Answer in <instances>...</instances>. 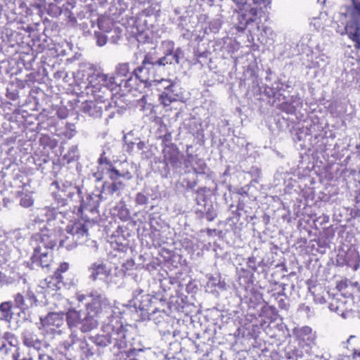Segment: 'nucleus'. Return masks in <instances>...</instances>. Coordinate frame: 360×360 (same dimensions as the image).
<instances>
[{
    "label": "nucleus",
    "mask_w": 360,
    "mask_h": 360,
    "mask_svg": "<svg viewBox=\"0 0 360 360\" xmlns=\"http://www.w3.org/2000/svg\"><path fill=\"white\" fill-rule=\"evenodd\" d=\"M109 173V177L112 181H119L118 178L122 176V173H120V171L116 169L115 167L110 169Z\"/></svg>",
    "instance_id": "603ef678"
},
{
    "label": "nucleus",
    "mask_w": 360,
    "mask_h": 360,
    "mask_svg": "<svg viewBox=\"0 0 360 360\" xmlns=\"http://www.w3.org/2000/svg\"><path fill=\"white\" fill-rule=\"evenodd\" d=\"M155 58L151 54H146L142 60L141 65L133 70L134 76L139 79V83L148 84L157 87L159 94V101L165 107L169 106L172 103L179 100L182 97V92L179 84L171 79H156L155 75L156 68L159 67L155 63Z\"/></svg>",
    "instance_id": "f257e3e1"
},
{
    "label": "nucleus",
    "mask_w": 360,
    "mask_h": 360,
    "mask_svg": "<svg viewBox=\"0 0 360 360\" xmlns=\"http://www.w3.org/2000/svg\"><path fill=\"white\" fill-rule=\"evenodd\" d=\"M69 269V264L67 262H63L60 264L58 268L55 271L54 273H58L59 276H62V273L66 272Z\"/></svg>",
    "instance_id": "4d7b16f0"
},
{
    "label": "nucleus",
    "mask_w": 360,
    "mask_h": 360,
    "mask_svg": "<svg viewBox=\"0 0 360 360\" xmlns=\"http://www.w3.org/2000/svg\"><path fill=\"white\" fill-rule=\"evenodd\" d=\"M88 230L86 224L82 220H77L66 226V231L69 236L60 241V246L71 250L77 245L82 244L88 239Z\"/></svg>",
    "instance_id": "f03ea898"
},
{
    "label": "nucleus",
    "mask_w": 360,
    "mask_h": 360,
    "mask_svg": "<svg viewBox=\"0 0 360 360\" xmlns=\"http://www.w3.org/2000/svg\"><path fill=\"white\" fill-rule=\"evenodd\" d=\"M90 296L92 298L91 307L96 310V313L110 309V302L103 293L92 291Z\"/></svg>",
    "instance_id": "a211bd4d"
},
{
    "label": "nucleus",
    "mask_w": 360,
    "mask_h": 360,
    "mask_svg": "<svg viewBox=\"0 0 360 360\" xmlns=\"http://www.w3.org/2000/svg\"><path fill=\"white\" fill-rule=\"evenodd\" d=\"M162 154L163 162L166 165H170L174 168L179 167L181 165L184 155L181 153L174 144L166 145L162 150Z\"/></svg>",
    "instance_id": "1a4fd4ad"
},
{
    "label": "nucleus",
    "mask_w": 360,
    "mask_h": 360,
    "mask_svg": "<svg viewBox=\"0 0 360 360\" xmlns=\"http://www.w3.org/2000/svg\"><path fill=\"white\" fill-rule=\"evenodd\" d=\"M122 81V88L124 91L131 92L133 90H137L142 83H139V79L136 76H134L133 72L126 79H121Z\"/></svg>",
    "instance_id": "bb28decb"
},
{
    "label": "nucleus",
    "mask_w": 360,
    "mask_h": 360,
    "mask_svg": "<svg viewBox=\"0 0 360 360\" xmlns=\"http://www.w3.org/2000/svg\"><path fill=\"white\" fill-rule=\"evenodd\" d=\"M141 289H136L133 292L134 304L141 311H146L148 314H155L160 312L156 307L153 306V302L149 295H143ZM164 311V310H162Z\"/></svg>",
    "instance_id": "6e6552de"
},
{
    "label": "nucleus",
    "mask_w": 360,
    "mask_h": 360,
    "mask_svg": "<svg viewBox=\"0 0 360 360\" xmlns=\"http://www.w3.org/2000/svg\"><path fill=\"white\" fill-rule=\"evenodd\" d=\"M34 252L32 256V262L41 266L42 268L49 269L53 262L52 250L42 249V247L33 248Z\"/></svg>",
    "instance_id": "f8f14e48"
},
{
    "label": "nucleus",
    "mask_w": 360,
    "mask_h": 360,
    "mask_svg": "<svg viewBox=\"0 0 360 360\" xmlns=\"http://www.w3.org/2000/svg\"><path fill=\"white\" fill-rule=\"evenodd\" d=\"M195 165L193 166V170L196 174H205L206 169V164L203 160L198 158L196 156Z\"/></svg>",
    "instance_id": "58836bf2"
},
{
    "label": "nucleus",
    "mask_w": 360,
    "mask_h": 360,
    "mask_svg": "<svg viewBox=\"0 0 360 360\" xmlns=\"http://www.w3.org/2000/svg\"><path fill=\"white\" fill-rule=\"evenodd\" d=\"M12 347L14 349L19 347L18 340L14 334L6 332L2 337H0V354H8L11 352Z\"/></svg>",
    "instance_id": "2eb2a0df"
},
{
    "label": "nucleus",
    "mask_w": 360,
    "mask_h": 360,
    "mask_svg": "<svg viewBox=\"0 0 360 360\" xmlns=\"http://www.w3.org/2000/svg\"><path fill=\"white\" fill-rule=\"evenodd\" d=\"M27 300L29 302L28 306L32 307L34 305H37V299L33 292H27Z\"/></svg>",
    "instance_id": "6e6d98bb"
},
{
    "label": "nucleus",
    "mask_w": 360,
    "mask_h": 360,
    "mask_svg": "<svg viewBox=\"0 0 360 360\" xmlns=\"http://www.w3.org/2000/svg\"><path fill=\"white\" fill-rule=\"evenodd\" d=\"M11 302H5L0 304V311L1 312L2 318L5 320H8L12 317L11 312Z\"/></svg>",
    "instance_id": "f704fd0d"
},
{
    "label": "nucleus",
    "mask_w": 360,
    "mask_h": 360,
    "mask_svg": "<svg viewBox=\"0 0 360 360\" xmlns=\"http://www.w3.org/2000/svg\"><path fill=\"white\" fill-rule=\"evenodd\" d=\"M329 309L331 311H333L338 315H340L343 318H346L349 311L345 310V305L343 302L338 300H334L329 304Z\"/></svg>",
    "instance_id": "473e14b6"
},
{
    "label": "nucleus",
    "mask_w": 360,
    "mask_h": 360,
    "mask_svg": "<svg viewBox=\"0 0 360 360\" xmlns=\"http://www.w3.org/2000/svg\"><path fill=\"white\" fill-rule=\"evenodd\" d=\"M57 187L58 192L66 195L72 201L77 202V199H80L82 194V188L70 181H61L57 183Z\"/></svg>",
    "instance_id": "9b49d317"
},
{
    "label": "nucleus",
    "mask_w": 360,
    "mask_h": 360,
    "mask_svg": "<svg viewBox=\"0 0 360 360\" xmlns=\"http://www.w3.org/2000/svg\"><path fill=\"white\" fill-rule=\"evenodd\" d=\"M341 35L347 34L350 39L356 43L355 47L360 48V23L354 20L347 22L341 30H338Z\"/></svg>",
    "instance_id": "4468645a"
},
{
    "label": "nucleus",
    "mask_w": 360,
    "mask_h": 360,
    "mask_svg": "<svg viewBox=\"0 0 360 360\" xmlns=\"http://www.w3.org/2000/svg\"><path fill=\"white\" fill-rule=\"evenodd\" d=\"M103 331L107 332L110 345H112L114 348L121 351L127 347V330L118 318H115L105 324L103 327Z\"/></svg>",
    "instance_id": "20e7f679"
},
{
    "label": "nucleus",
    "mask_w": 360,
    "mask_h": 360,
    "mask_svg": "<svg viewBox=\"0 0 360 360\" xmlns=\"http://www.w3.org/2000/svg\"><path fill=\"white\" fill-rule=\"evenodd\" d=\"M278 306L281 309H286L287 308V304L283 298H281L278 300Z\"/></svg>",
    "instance_id": "680f3d73"
},
{
    "label": "nucleus",
    "mask_w": 360,
    "mask_h": 360,
    "mask_svg": "<svg viewBox=\"0 0 360 360\" xmlns=\"http://www.w3.org/2000/svg\"><path fill=\"white\" fill-rule=\"evenodd\" d=\"M201 217H205L207 221H213L217 216V211L212 204H205V210L200 211Z\"/></svg>",
    "instance_id": "72a5a7b5"
},
{
    "label": "nucleus",
    "mask_w": 360,
    "mask_h": 360,
    "mask_svg": "<svg viewBox=\"0 0 360 360\" xmlns=\"http://www.w3.org/2000/svg\"><path fill=\"white\" fill-rule=\"evenodd\" d=\"M39 360H53V359L51 358L49 356L45 355V354H41L39 355Z\"/></svg>",
    "instance_id": "69168bd1"
},
{
    "label": "nucleus",
    "mask_w": 360,
    "mask_h": 360,
    "mask_svg": "<svg viewBox=\"0 0 360 360\" xmlns=\"http://www.w3.org/2000/svg\"><path fill=\"white\" fill-rule=\"evenodd\" d=\"M98 26L100 32L109 34L115 33L117 38L121 37L122 30L119 27H115L112 20L109 17L98 18Z\"/></svg>",
    "instance_id": "412c9836"
},
{
    "label": "nucleus",
    "mask_w": 360,
    "mask_h": 360,
    "mask_svg": "<svg viewBox=\"0 0 360 360\" xmlns=\"http://www.w3.org/2000/svg\"><path fill=\"white\" fill-rule=\"evenodd\" d=\"M54 198L60 206L63 207L68 205V200L69 198H67L66 195L60 193V192L56 193L54 195Z\"/></svg>",
    "instance_id": "49530a36"
},
{
    "label": "nucleus",
    "mask_w": 360,
    "mask_h": 360,
    "mask_svg": "<svg viewBox=\"0 0 360 360\" xmlns=\"http://www.w3.org/2000/svg\"><path fill=\"white\" fill-rule=\"evenodd\" d=\"M239 10L240 12L238 13V18L240 29H245L248 25L257 20L258 11L256 8L250 7V8L246 9L245 6H244L242 9Z\"/></svg>",
    "instance_id": "dca6fc26"
},
{
    "label": "nucleus",
    "mask_w": 360,
    "mask_h": 360,
    "mask_svg": "<svg viewBox=\"0 0 360 360\" xmlns=\"http://www.w3.org/2000/svg\"><path fill=\"white\" fill-rule=\"evenodd\" d=\"M304 346L302 348L289 347L285 351V356L288 359L298 360L304 356V352L309 354V349L306 348L304 351Z\"/></svg>",
    "instance_id": "cd10ccee"
},
{
    "label": "nucleus",
    "mask_w": 360,
    "mask_h": 360,
    "mask_svg": "<svg viewBox=\"0 0 360 360\" xmlns=\"http://www.w3.org/2000/svg\"><path fill=\"white\" fill-rule=\"evenodd\" d=\"M162 46L165 49V56L158 59H155L158 65L164 66L166 64H178L180 59L183 58L184 53L181 48L174 49V43L170 40H165L162 42Z\"/></svg>",
    "instance_id": "0eeeda50"
},
{
    "label": "nucleus",
    "mask_w": 360,
    "mask_h": 360,
    "mask_svg": "<svg viewBox=\"0 0 360 360\" xmlns=\"http://www.w3.org/2000/svg\"><path fill=\"white\" fill-rule=\"evenodd\" d=\"M41 215H44L46 217V220L49 221L53 218H55L56 215V210L55 208L50 207H45L41 210Z\"/></svg>",
    "instance_id": "37998d69"
},
{
    "label": "nucleus",
    "mask_w": 360,
    "mask_h": 360,
    "mask_svg": "<svg viewBox=\"0 0 360 360\" xmlns=\"http://www.w3.org/2000/svg\"><path fill=\"white\" fill-rule=\"evenodd\" d=\"M162 139H163V141H165V142L170 141L172 139L171 134L168 133V134H165L164 136L162 137Z\"/></svg>",
    "instance_id": "0e129e2a"
},
{
    "label": "nucleus",
    "mask_w": 360,
    "mask_h": 360,
    "mask_svg": "<svg viewBox=\"0 0 360 360\" xmlns=\"http://www.w3.org/2000/svg\"><path fill=\"white\" fill-rule=\"evenodd\" d=\"M80 325V330L82 333H88L96 328L98 326V323L94 316L87 314L82 318Z\"/></svg>",
    "instance_id": "393cba45"
},
{
    "label": "nucleus",
    "mask_w": 360,
    "mask_h": 360,
    "mask_svg": "<svg viewBox=\"0 0 360 360\" xmlns=\"http://www.w3.org/2000/svg\"><path fill=\"white\" fill-rule=\"evenodd\" d=\"M129 73V63H119L115 68V75L119 77H127Z\"/></svg>",
    "instance_id": "e433bc0d"
},
{
    "label": "nucleus",
    "mask_w": 360,
    "mask_h": 360,
    "mask_svg": "<svg viewBox=\"0 0 360 360\" xmlns=\"http://www.w3.org/2000/svg\"><path fill=\"white\" fill-rule=\"evenodd\" d=\"M103 108L104 106L96 101H86L80 106V110L83 113L94 117H100Z\"/></svg>",
    "instance_id": "aec40b11"
},
{
    "label": "nucleus",
    "mask_w": 360,
    "mask_h": 360,
    "mask_svg": "<svg viewBox=\"0 0 360 360\" xmlns=\"http://www.w3.org/2000/svg\"><path fill=\"white\" fill-rule=\"evenodd\" d=\"M238 9H242L244 6H247L249 2L253 4L266 7L271 3V0H231Z\"/></svg>",
    "instance_id": "c85d7f7f"
},
{
    "label": "nucleus",
    "mask_w": 360,
    "mask_h": 360,
    "mask_svg": "<svg viewBox=\"0 0 360 360\" xmlns=\"http://www.w3.org/2000/svg\"><path fill=\"white\" fill-rule=\"evenodd\" d=\"M89 271L90 272L89 278L93 281L106 278L110 274V270L103 263H93L89 267Z\"/></svg>",
    "instance_id": "4be33fe9"
},
{
    "label": "nucleus",
    "mask_w": 360,
    "mask_h": 360,
    "mask_svg": "<svg viewBox=\"0 0 360 360\" xmlns=\"http://www.w3.org/2000/svg\"><path fill=\"white\" fill-rule=\"evenodd\" d=\"M348 287V280L340 281L337 283V289L340 291L345 290Z\"/></svg>",
    "instance_id": "052dcab7"
},
{
    "label": "nucleus",
    "mask_w": 360,
    "mask_h": 360,
    "mask_svg": "<svg viewBox=\"0 0 360 360\" xmlns=\"http://www.w3.org/2000/svg\"><path fill=\"white\" fill-rule=\"evenodd\" d=\"M58 241V233L55 229H50L44 225L40 232L34 234L31 238V245L42 247V249L53 250Z\"/></svg>",
    "instance_id": "423d86ee"
},
{
    "label": "nucleus",
    "mask_w": 360,
    "mask_h": 360,
    "mask_svg": "<svg viewBox=\"0 0 360 360\" xmlns=\"http://www.w3.org/2000/svg\"><path fill=\"white\" fill-rule=\"evenodd\" d=\"M77 344L79 349L86 357H89L94 355L92 348L89 347V345L85 340L79 339Z\"/></svg>",
    "instance_id": "c9c22d12"
},
{
    "label": "nucleus",
    "mask_w": 360,
    "mask_h": 360,
    "mask_svg": "<svg viewBox=\"0 0 360 360\" xmlns=\"http://www.w3.org/2000/svg\"><path fill=\"white\" fill-rule=\"evenodd\" d=\"M299 309L301 311L304 312L307 316H311L314 314L313 310L311 309V307H309L308 305L302 304L300 306Z\"/></svg>",
    "instance_id": "13d9d810"
},
{
    "label": "nucleus",
    "mask_w": 360,
    "mask_h": 360,
    "mask_svg": "<svg viewBox=\"0 0 360 360\" xmlns=\"http://www.w3.org/2000/svg\"><path fill=\"white\" fill-rule=\"evenodd\" d=\"M207 285H211L212 287L218 286L220 288H224V284L220 282L219 279L213 276L210 277Z\"/></svg>",
    "instance_id": "864d4df0"
},
{
    "label": "nucleus",
    "mask_w": 360,
    "mask_h": 360,
    "mask_svg": "<svg viewBox=\"0 0 360 360\" xmlns=\"http://www.w3.org/2000/svg\"><path fill=\"white\" fill-rule=\"evenodd\" d=\"M20 205L24 207H30L34 203V200L30 194L28 193H21L20 195Z\"/></svg>",
    "instance_id": "ea45409f"
},
{
    "label": "nucleus",
    "mask_w": 360,
    "mask_h": 360,
    "mask_svg": "<svg viewBox=\"0 0 360 360\" xmlns=\"http://www.w3.org/2000/svg\"><path fill=\"white\" fill-rule=\"evenodd\" d=\"M139 17H136L135 20H134V25L136 27V29H137V32L139 33L138 36H137V40L139 41H141L142 39L143 38H147L148 36L145 34L144 32V30H145V28H146V25L143 24L142 25H140L139 26L137 24H138V21H139Z\"/></svg>",
    "instance_id": "a19ab883"
},
{
    "label": "nucleus",
    "mask_w": 360,
    "mask_h": 360,
    "mask_svg": "<svg viewBox=\"0 0 360 360\" xmlns=\"http://www.w3.org/2000/svg\"><path fill=\"white\" fill-rule=\"evenodd\" d=\"M247 266L252 271H256L258 267L257 258L253 255L249 257L247 262Z\"/></svg>",
    "instance_id": "09e8293b"
},
{
    "label": "nucleus",
    "mask_w": 360,
    "mask_h": 360,
    "mask_svg": "<svg viewBox=\"0 0 360 360\" xmlns=\"http://www.w3.org/2000/svg\"><path fill=\"white\" fill-rule=\"evenodd\" d=\"M39 142L41 145L49 148H53L56 146L54 140L51 139L48 135H41Z\"/></svg>",
    "instance_id": "a18cd8bd"
},
{
    "label": "nucleus",
    "mask_w": 360,
    "mask_h": 360,
    "mask_svg": "<svg viewBox=\"0 0 360 360\" xmlns=\"http://www.w3.org/2000/svg\"><path fill=\"white\" fill-rule=\"evenodd\" d=\"M64 285L63 276H59L58 273L49 276L40 281V287L48 291H56L61 288Z\"/></svg>",
    "instance_id": "6ab92c4d"
},
{
    "label": "nucleus",
    "mask_w": 360,
    "mask_h": 360,
    "mask_svg": "<svg viewBox=\"0 0 360 360\" xmlns=\"http://www.w3.org/2000/svg\"><path fill=\"white\" fill-rule=\"evenodd\" d=\"M122 177H124L127 179H131L132 178V176L130 172H127L125 173H122Z\"/></svg>",
    "instance_id": "774afa93"
},
{
    "label": "nucleus",
    "mask_w": 360,
    "mask_h": 360,
    "mask_svg": "<svg viewBox=\"0 0 360 360\" xmlns=\"http://www.w3.org/2000/svg\"><path fill=\"white\" fill-rule=\"evenodd\" d=\"M14 302L16 307L19 309H25L29 307L25 304L24 297L20 293H17L15 295Z\"/></svg>",
    "instance_id": "c03bdc74"
},
{
    "label": "nucleus",
    "mask_w": 360,
    "mask_h": 360,
    "mask_svg": "<svg viewBox=\"0 0 360 360\" xmlns=\"http://www.w3.org/2000/svg\"><path fill=\"white\" fill-rule=\"evenodd\" d=\"M146 147V144L143 141H139L136 143V148L139 150H143Z\"/></svg>",
    "instance_id": "e2e57ef3"
},
{
    "label": "nucleus",
    "mask_w": 360,
    "mask_h": 360,
    "mask_svg": "<svg viewBox=\"0 0 360 360\" xmlns=\"http://www.w3.org/2000/svg\"><path fill=\"white\" fill-rule=\"evenodd\" d=\"M135 201H136V204L143 205H146L148 202V198L145 194H143L142 193H138L136 195Z\"/></svg>",
    "instance_id": "8fccbe9b"
},
{
    "label": "nucleus",
    "mask_w": 360,
    "mask_h": 360,
    "mask_svg": "<svg viewBox=\"0 0 360 360\" xmlns=\"http://www.w3.org/2000/svg\"><path fill=\"white\" fill-rule=\"evenodd\" d=\"M90 91L95 101L103 105L106 110L112 107V102L108 101L111 98L112 93L110 92L106 87H103L98 83L92 85Z\"/></svg>",
    "instance_id": "9d476101"
},
{
    "label": "nucleus",
    "mask_w": 360,
    "mask_h": 360,
    "mask_svg": "<svg viewBox=\"0 0 360 360\" xmlns=\"http://www.w3.org/2000/svg\"><path fill=\"white\" fill-rule=\"evenodd\" d=\"M108 338L109 336L107 335V332L102 330L101 334H97L94 336H91L90 339L98 347H105L110 345V341Z\"/></svg>",
    "instance_id": "c756f323"
},
{
    "label": "nucleus",
    "mask_w": 360,
    "mask_h": 360,
    "mask_svg": "<svg viewBox=\"0 0 360 360\" xmlns=\"http://www.w3.org/2000/svg\"><path fill=\"white\" fill-rule=\"evenodd\" d=\"M94 37L96 40V44L99 46H103L107 43L108 37L100 31L94 32Z\"/></svg>",
    "instance_id": "79ce46f5"
},
{
    "label": "nucleus",
    "mask_w": 360,
    "mask_h": 360,
    "mask_svg": "<svg viewBox=\"0 0 360 360\" xmlns=\"http://www.w3.org/2000/svg\"><path fill=\"white\" fill-rule=\"evenodd\" d=\"M195 155H193L192 154L187 153L186 158L184 159V163L186 167H189L192 166V162L195 161Z\"/></svg>",
    "instance_id": "5fc2aeb1"
},
{
    "label": "nucleus",
    "mask_w": 360,
    "mask_h": 360,
    "mask_svg": "<svg viewBox=\"0 0 360 360\" xmlns=\"http://www.w3.org/2000/svg\"><path fill=\"white\" fill-rule=\"evenodd\" d=\"M58 117L62 119L65 118L67 117V113L65 110H60L58 112Z\"/></svg>",
    "instance_id": "338daca9"
},
{
    "label": "nucleus",
    "mask_w": 360,
    "mask_h": 360,
    "mask_svg": "<svg viewBox=\"0 0 360 360\" xmlns=\"http://www.w3.org/2000/svg\"><path fill=\"white\" fill-rule=\"evenodd\" d=\"M79 340L76 333L72 332L68 338L60 343V346L63 347L66 352H70L73 349L74 345L77 344Z\"/></svg>",
    "instance_id": "2f4dec72"
},
{
    "label": "nucleus",
    "mask_w": 360,
    "mask_h": 360,
    "mask_svg": "<svg viewBox=\"0 0 360 360\" xmlns=\"http://www.w3.org/2000/svg\"><path fill=\"white\" fill-rule=\"evenodd\" d=\"M294 334L300 340V343L302 342L305 344L307 347L315 343L316 335L309 326L295 328Z\"/></svg>",
    "instance_id": "f3484780"
},
{
    "label": "nucleus",
    "mask_w": 360,
    "mask_h": 360,
    "mask_svg": "<svg viewBox=\"0 0 360 360\" xmlns=\"http://www.w3.org/2000/svg\"><path fill=\"white\" fill-rule=\"evenodd\" d=\"M22 344L37 352L44 351L50 347L44 331H37L33 328H24L21 333Z\"/></svg>",
    "instance_id": "39448f33"
},
{
    "label": "nucleus",
    "mask_w": 360,
    "mask_h": 360,
    "mask_svg": "<svg viewBox=\"0 0 360 360\" xmlns=\"http://www.w3.org/2000/svg\"><path fill=\"white\" fill-rule=\"evenodd\" d=\"M41 322L44 326H56L59 328L63 324V318L58 313H49L44 319L40 318Z\"/></svg>",
    "instance_id": "5701e85b"
},
{
    "label": "nucleus",
    "mask_w": 360,
    "mask_h": 360,
    "mask_svg": "<svg viewBox=\"0 0 360 360\" xmlns=\"http://www.w3.org/2000/svg\"><path fill=\"white\" fill-rule=\"evenodd\" d=\"M77 201L80 202L79 212L81 213V218L79 220H82L89 228L98 214L101 197L94 193H88L84 195L82 192L80 199H77Z\"/></svg>",
    "instance_id": "7ed1b4c3"
},
{
    "label": "nucleus",
    "mask_w": 360,
    "mask_h": 360,
    "mask_svg": "<svg viewBox=\"0 0 360 360\" xmlns=\"http://www.w3.org/2000/svg\"><path fill=\"white\" fill-rule=\"evenodd\" d=\"M79 158V153L77 146H72L68 151L63 155V160L69 164L72 162L77 161Z\"/></svg>",
    "instance_id": "7c9ffc66"
},
{
    "label": "nucleus",
    "mask_w": 360,
    "mask_h": 360,
    "mask_svg": "<svg viewBox=\"0 0 360 360\" xmlns=\"http://www.w3.org/2000/svg\"><path fill=\"white\" fill-rule=\"evenodd\" d=\"M96 80L103 87H106L110 92L117 91L119 88L122 89V81L115 75L98 73L96 76Z\"/></svg>",
    "instance_id": "ddd939ff"
},
{
    "label": "nucleus",
    "mask_w": 360,
    "mask_h": 360,
    "mask_svg": "<svg viewBox=\"0 0 360 360\" xmlns=\"http://www.w3.org/2000/svg\"><path fill=\"white\" fill-rule=\"evenodd\" d=\"M113 211L114 214L123 221H127L131 219L130 211L122 200L117 203L114 207Z\"/></svg>",
    "instance_id": "b1692460"
},
{
    "label": "nucleus",
    "mask_w": 360,
    "mask_h": 360,
    "mask_svg": "<svg viewBox=\"0 0 360 360\" xmlns=\"http://www.w3.org/2000/svg\"><path fill=\"white\" fill-rule=\"evenodd\" d=\"M105 152L103 151L102 153V154L101 155V157L98 160V164H100V165L106 164L108 165L111 166V162L105 156Z\"/></svg>",
    "instance_id": "bf43d9fd"
},
{
    "label": "nucleus",
    "mask_w": 360,
    "mask_h": 360,
    "mask_svg": "<svg viewBox=\"0 0 360 360\" xmlns=\"http://www.w3.org/2000/svg\"><path fill=\"white\" fill-rule=\"evenodd\" d=\"M82 316L80 311L75 309H70L66 313V321L70 329L76 328L81 324Z\"/></svg>",
    "instance_id": "a878e982"
},
{
    "label": "nucleus",
    "mask_w": 360,
    "mask_h": 360,
    "mask_svg": "<svg viewBox=\"0 0 360 360\" xmlns=\"http://www.w3.org/2000/svg\"><path fill=\"white\" fill-rule=\"evenodd\" d=\"M291 104L294 109L301 108L302 106V101L299 96H292L290 98Z\"/></svg>",
    "instance_id": "3c124183"
},
{
    "label": "nucleus",
    "mask_w": 360,
    "mask_h": 360,
    "mask_svg": "<svg viewBox=\"0 0 360 360\" xmlns=\"http://www.w3.org/2000/svg\"><path fill=\"white\" fill-rule=\"evenodd\" d=\"M124 188V184L121 181H113V182L107 186L106 190L110 195L122 190Z\"/></svg>",
    "instance_id": "4c0bfd02"
},
{
    "label": "nucleus",
    "mask_w": 360,
    "mask_h": 360,
    "mask_svg": "<svg viewBox=\"0 0 360 360\" xmlns=\"http://www.w3.org/2000/svg\"><path fill=\"white\" fill-rule=\"evenodd\" d=\"M12 359L13 360H33L32 357L30 356H22L20 347H16V349H15L14 351L12 352Z\"/></svg>",
    "instance_id": "de8ad7c7"
}]
</instances>
